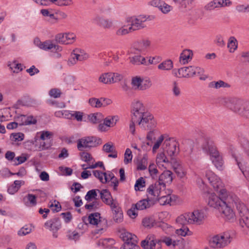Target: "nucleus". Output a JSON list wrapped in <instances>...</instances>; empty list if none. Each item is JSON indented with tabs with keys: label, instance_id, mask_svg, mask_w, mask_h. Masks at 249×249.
Instances as JSON below:
<instances>
[{
	"label": "nucleus",
	"instance_id": "obj_7",
	"mask_svg": "<svg viewBox=\"0 0 249 249\" xmlns=\"http://www.w3.org/2000/svg\"><path fill=\"white\" fill-rule=\"evenodd\" d=\"M84 221L86 223L88 221L90 224L96 225L97 228L96 230V233H97L105 230L107 227V220L102 218L100 216V213H99L90 214L86 218V220L84 219Z\"/></svg>",
	"mask_w": 249,
	"mask_h": 249
},
{
	"label": "nucleus",
	"instance_id": "obj_29",
	"mask_svg": "<svg viewBox=\"0 0 249 249\" xmlns=\"http://www.w3.org/2000/svg\"><path fill=\"white\" fill-rule=\"evenodd\" d=\"M36 197L35 195L28 194L23 198V201L26 206H35L36 205Z\"/></svg>",
	"mask_w": 249,
	"mask_h": 249
},
{
	"label": "nucleus",
	"instance_id": "obj_50",
	"mask_svg": "<svg viewBox=\"0 0 249 249\" xmlns=\"http://www.w3.org/2000/svg\"><path fill=\"white\" fill-rule=\"evenodd\" d=\"M97 196V194L96 193V190L92 189L88 191L85 196V198L86 200L89 201L91 199L93 198L95 200L97 199L96 197Z\"/></svg>",
	"mask_w": 249,
	"mask_h": 249
},
{
	"label": "nucleus",
	"instance_id": "obj_51",
	"mask_svg": "<svg viewBox=\"0 0 249 249\" xmlns=\"http://www.w3.org/2000/svg\"><path fill=\"white\" fill-rule=\"evenodd\" d=\"M24 134L21 132L12 133L10 136L11 139L15 142L21 141L24 139Z\"/></svg>",
	"mask_w": 249,
	"mask_h": 249
},
{
	"label": "nucleus",
	"instance_id": "obj_53",
	"mask_svg": "<svg viewBox=\"0 0 249 249\" xmlns=\"http://www.w3.org/2000/svg\"><path fill=\"white\" fill-rule=\"evenodd\" d=\"M132 159V154L131 150L129 148H127L125 150L124 155V162L125 164H127L131 162Z\"/></svg>",
	"mask_w": 249,
	"mask_h": 249
},
{
	"label": "nucleus",
	"instance_id": "obj_20",
	"mask_svg": "<svg viewBox=\"0 0 249 249\" xmlns=\"http://www.w3.org/2000/svg\"><path fill=\"white\" fill-rule=\"evenodd\" d=\"M97 191L100 193L101 199L106 205L110 206L111 203H113L116 201L113 199L110 192L108 190L103 189L101 191L97 190Z\"/></svg>",
	"mask_w": 249,
	"mask_h": 249
},
{
	"label": "nucleus",
	"instance_id": "obj_19",
	"mask_svg": "<svg viewBox=\"0 0 249 249\" xmlns=\"http://www.w3.org/2000/svg\"><path fill=\"white\" fill-rule=\"evenodd\" d=\"M155 204L154 199L147 196L146 198L142 199L136 204H134L135 208L138 210H143L148 209L154 205Z\"/></svg>",
	"mask_w": 249,
	"mask_h": 249
},
{
	"label": "nucleus",
	"instance_id": "obj_59",
	"mask_svg": "<svg viewBox=\"0 0 249 249\" xmlns=\"http://www.w3.org/2000/svg\"><path fill=\"white\" fill-rule=\"evenodd\" d=\"M41 133L40 138L43 141L50 139L53 136V133L48 131H43Z\"/></svg>",
	"mask_w": 249,
	"mask_h": 249
},
{
	"label": "nucleus",
	"instance_id": "obj_3",
	"mask_svg": "<svg viewBox=\"0 0 249 249\" xmlns=\"http://www.w3.org/2000/svg\"><path fill=\"white\" fill-rule=\"evenodd\" d=\"M226 106L232 111L247 118H249V102L236 98H230Z\"/></svg>",
	"mask_w": 249,
	"mask_h": 249
},
{
	"label": "nucleus",
	"instance_id": "obj_12",
	"mask_svg": "<svg viewBox=\"0 0 249 249\" xmlns=\"http://www.w3.org/2000/svg\"><path fill=\"white\" fill-rule=\"evenodd\" d=\"M161 241L156 239L154 235H148L141 242V246L144 249H161Z\"/></svg>",
	"mask_w": 249,
	"mask_h": 249
},
{
	"label": "nucleus",
	"instance_id": "obj_45",
	"mask_svg": "<svg viewBox=\"0 0 249 249\" xmlns=\"http://www.w3.org/2000/svg\"><path fill=\"white\" fill-rule=\"evenodd\" d=\"M131 29H130V27L128 28H126V25H124L122 27L118 29L116 32V34L118 36H122L128 34L130 32H131Z\"/></svg>",
	"mask_w": 249,
	"mask_h": 249
},
{
	"label": "nucleus",
	"instance_id": "obj_35",
	"mask_svg": "<svg viewBox=\"0 0 249 249\" xmlns=\"http://www.w3.org/2000/svg\"><path fill=\"white\" fill-rule=\"evenodd\" d=\"M151 185L153 186L155 192L159 195V196H160V195L163 194V191H164L166 187L164 183H162V182H160L159 180Z\"/></svg>",
	"mask_w": 249,
	"mask_h": 249
},
{
	"label": "nucleus",
	"instance_id": "obj_10",
	"mask_svg": "<svg viewBox=\"0 0 249 249\" xmlns=\"http://www.w3.org/2000/svg\"><path fill=\"white\" fill-rule=\"evenodd\" d=\"M147 113L145 107L141 102L136 101L132 103L131 118L133 121H138L141 118L142 119Z\"/></svg>",
	"mask_w": 249,
	"mask_h": 249
},
{
	"label": "nucleus",
	"instance_id": "obj_40",
	"mask_svg": "<svg viewBox=\"0 0 249 249\" xmlns=\"http://www.w3.org/2000/svg\"><path fill=\"white\" fill-rule=\"evenodd\" d=\"M211 160L215 166L219 170L222 169L223 160L221 155L218 156L216 158H211Z\"/></svg>",
	"mask_w": 249,
	"mask_h": 249
},
{
	"label": "nucleus",
	"instance_id": "obj_24",
	"mask_svg": "<svg viewBox=\"0 0 249 249\" xmlns=\"http://www.w3.org/2000/svg\"><path fill=\"white\" fill-rule=\"evenodd\" d=\"M173 173L169 170L164 171L159 178V180L162 182L166 186V184H171L173 180Z\"/></svg>",
	"mask_w": 249,
	"mask_h": 249
},
{
	"label": "nucleus",
	"instance_id": "obj_32",
	"mask_svg": "<svg viewBox=\"0 0 249 249\" xmlns=\"http://www.w3.org/2000/svg\"><path fill=\"white\" fill-rule=\"evenodd\" d=\"M163 162H171V160L169 157H166L164 153L161 152L157 155L156 163L159 166H163V164L162 163Z\"/></svg>",
	"mask_w": 249,
	"mask_h": 249
},
{
	"label": "nucleus",
	"instance_id": "obj_37",
	"mask_svg": "<svg viewBox=\"0 0 249 249\" xmlns=\"http://www.w3.org/2000/svg\"><path fill=\"white\" fill-rule=\"evenodd\" d=\"M157 200H158L160 205L169 204L171 202V197L169 195L164 196L163 193L160 195V196H158Z\"/></svg>",
	"mask_w": 249,
	"mask_h": 249
},
{
	"label": "nucleus",
	"instance_id": "obj_48",
	"mask_svg": "<svg viewBox=\"0 0 249 249\" xmlns=\"http://www.w3.org/2000/svg\"><path fill=\"white\" fill-rule=\"evenodd\" d=\"M145 186V181L142 177L138 179L135 183L134 187L135 190L137 191H140L141 188H143Z\"/></svg>",
	"mask_w": 249,
	"mask_h": 249
},
{
	"label": "nucleus",
	"instance_id": "obj_63",
	"mask_svg": "<svg viewBox=\"0 0 249 249\" xmlns=\"http://www.w3.org/2000/svg\"><path fill=\"white\" fill-rule=\"evenodd\" d=\"M80 156L81 159L86 162H89L92 159L89 153L85 152L81 153Z\"/></svg>",
	"mask_w": 249,
	"mask_h": 249
},
{
	"label": "nucleus",
	"instance_id": "obj_8",
	"mask_svg": "<svg viewBox=\"0 0 249 249\" xmlns=\"http://www.w3.org/2000/svg\"><path fill=\"white\" fill-rule=\"evenodd\" d=\"M231 242V236L229 232H223L212 237L209 244L213 248H221L225 247Z\"/></svg>",
	"mask_w": 249,
	"mask_h": 249
},
{
	"label": "nucleus",
	"instance_id": "obj_39",
	"mask_svg": "<svg viewBox=\"0 0 249 249\" xmlns=\"http://www.w3.org/2000/svg\"><path fill=\"white\" fill-rule=\"evenodd\" d=\"M89 104L92 107L100 108L102 107L101 98L99 99L95 97L90 98L89 99Z\"/></svg>",
	"mask_w": 249,
	"mask_h": 249
},
{
	"label": "nucleus",
	"instance_id": "obj_46",
	"mask_svg": "<svg viewBox=\"0 0 249 249\" xmlns=\"http://www.w3.org/2000/svg\"><path fill=\"white\" fill-rule=\"evenodd\" d=\"M10 69L13 71L14 72L18 73L23 70V66L20 63H17L16 61H14L12 63L9 65Z\"/></svg>",
	"mask_w": 249,
	"mask_h": 249
},
{
	"label": "nucleus",
	"instance_id": "obj_60",
	"mask_svg": "<svg viewBox=\"0 0 249 249\" xmlns=\"http://www.w3.org/2000/svg\"><path fill=\"white\" fill-rule=\"evenodd\" d=\"M26 123L24 124L26 125L35 124L37 123L36 119L34 118L32 115L27 116L25 115Z\"/></svg>",
	"mask_w": 249,
	"mask_h": 249
},
{
	"label": "nucleus",
	"instance_id": "obj_54",
	"mask_svg": "<svg viewBox=\"0 0 249 249\" xmlns=\"http://www.w3.org/2000/svg\"><path fill=\"white\" fill-rule=\"evenodd\" d=\"M148 170L150 176L153 178H155L157 176L158 170L155 164L151 163L149 166Z\"/></svg>",
	"mask_w": 249,
	"mask_h": 249
},
{
	"label": "nucleus",
	"instance_id": "obj_61",
	"mask_svg": "<svg viewBox=\"0 0 249 249\" xmlns=\"http://www.w3.org/2000/svg\"><path fill=\"white\" fill-rule=\"evenodd\" d=\"M77 57H75V52H73V51L71 53V57L68 59L67 63L69 66H72L75 65L78 61L77 60Z\"/></svg>",
	"mask_w": 249,
	"mask_h": 249
},
{
	"label": "nucleus",
	"instance_id": "obj_2",
	"mask_svg": "<svg viewBox=\"0 0 249 249\" xmlns=\"http://www.w3.org/2000/svg\"><path fill=\"white\" fill-rule=\"evenodd\" d=\"M218 192H219V196L214 193L209 195L208 203L210 207L218 210L225 201L231 202L237 200L236 195L233 193H228L226 189H220Z\"/></svg>",
	"mask_w": 249,
	"mask_h": 249
},
{
	"label": "nucleus",
	"instance_id": "obj_33",
	"mask_svg": "<svg viewBox=\"0 0 249 249\" xmlns=\"http://www.w3.org/2000/svg\"><path fill=\"white\" fill-rule=\"evenodd\" d=\"M111 72H106L102 73L99 77L100 82L105 84H112Z\"/></svg>",
	"mask_w": 249,
	"mask_h": 249
},
{
	"label": "nucleus",
	"instance_id": "obj_27",
	"mask_svg": "<svg viewBox=\"0 0 249 249\" xmlns=\"http://www.w3.org/2000/svg\"><path fill=\"white\" fill-rule=\"evenodd\" d=\"M129 59L130 62L133 65H144L146 66L148 65L145 58L140 55H136L134 56L129 57Z\"/></svg>",
	"mask_w": 249,
	"mask_h": 249
},
{
	"label": "nucleus",
	"instance_id": "obj_52",
	"mask_svg": "<svg viewBox=\"0 0 249 249\" xmlns=\"http://www.w3.org/2000/svg\"><path fill=\"white\" fill-rule=\"evenodd\" d=\"M137 242H131L130 243H126L124 244L121 248L122 249H141L139 246L137 245Z\"/></svg>",
	"mask_w": 249,
	"mask_h": 249
},
{
	"label": "nucleus",
	"instance_id": "obj_41",
	"mask_svg": "<svg viewBox=\"0 0 249 249\" xmlns=\"http://www.w3.org/2000/svg\"><path fill=\"white\" fill-rule=\"evenodd\" d=\"M2 176L4 175H6V174H10V175H17L20 177H22L26 174V171L24 168H21L19 169L18 172L16 173H12L10 172L9 170L7 169H4L0 171Z\"/></svg>",
	"mask_w": 249,
	"mask_h": 249
},
{
	"label": "nucleus",
	"instance_id": "obj_49",
	"mask_svg": "<svg viewBox=\"0 0 249 249\" xmlns=\"http://www.w3.org/2000/svg\"><path fill=\"white\" fill-rule=\"evenodd\" d=\"M146 192L148 193L147 196H149V195L154 196V198H152L154 199V202H155V201L157 200V198L159 196V195L155 192L153 186L151 184L147 189Z\"/></svg>",
	"mask_w": 249,
	"mask_h": 249
},
{
	"label": "nucleus",
	"instance_id": "obj_28",
	"mask_svg": "<svg viewBox=\"0 0 249 249\" xmlns=\"http://www.w3.org/2000/svg\"><path fill=\"white\" fill-rule=\"evenodd\" d=\"M120 237L124 241V244L126 243H130L131 242H137V236L131 233L124 231L120 235Z\"/></svg>",
	"mask_w": 249,
	"mask_h": 249
},
{
	"label": "nucleus",
	"instance_id": "obj_62",
	"mask_svg": "<svg viewBox=\"0 0 249 249\" xmlns=\"http://www.w3.org/2000/svg\"><path fill=\"white\" fill-rule=\"evenodd\" d=\"M174 171L177 175V176L182 178L185 176V173L183 169L180 166H178V167H174Z\"/></svg>",
	"mask_w": 249,
	"mask_h": 249
},
{
	"label": "nucleus",
	"instance_id": "obj_31",
	"mask_svg": "<svg viewBox=\"0 0 249 249\" xmlns=\"http://www.w3.org/2000/svg\"><path fill=\"white\" fill-rule=\"evenodd\" d=\"M88 119L91 123L97 124L103 120V116L101 113H95L89 115Z\"/></svg>",
	"mask_w": 249,
	"mask_h": 249
},
{
	"label": "nucleus",
	"instance_id": "obj_55",
	"mask_svg": "<svg viewBox=\"0 0 249 249\" xmlns=\"http://www.w3.org/2000/svg\"><path fill=\"white\" fill-rule=\"evenodd\" d=\"M154 220L152 218L146 217L142 220V224L144 227L150 228L154 226Z\"/></svg>",
	"mask_w": 249,
	"mask_h": 249
},
{
	"label": "nucleus",
	"instance_id": "obj_47",
	"mask_svg": "<svg viewBox=\"0 0 249 249\" xmlns=\"http://www.w3.org/2000/svg\"><path fill=\"white\" fill-rule=\"evenodd\" d=\"M228 47L230 49L231 52L234 51L237 48V40L234 37L232 36L230 38Z\"/></svg>",
	"mask_w": 249,
	"mask_h": 249
},
{
	"label": "nucleus",
	"instance_id": "obj_36",
	"mask_svg": "<svg viewBox=\"0 0 249 249\" xmlns=\"http://www.w3.org/2000/svg\"><path fill=\"white\" fill-rule=\"evenodd\" d=\"M73 52H75V57H77V61H83L89 58V55L86 53H83L81 49H75L73 50Z\"/></svg>",
	"mask_w": 249,
	"mask_h": 249
},
{
	"label": "nucleus",
	"instance_id": "obj_6",
	"mask_svg": "<svg viewBox=\"0 0 249 249\" xmlns=\"http://www.w3.org/2000/svg\"><path fill=\"white\" fill-rule=\"evenodd\" d=\"M77 143L78 150L83 151L84 149H90L101 144L102 140L96 136H87L78 140Z\"/></svg>",
	"mask_w": 249,
	"mask_h": 249
},
{
	"label": "nucleus",
	"instance_id": "obj_4",
	"mask_svg": "<svg viewBox=\"0 0 249 249\" xmlns=\"http://www.w3.org/2000/svg\"><path fill=\"white\" fill-rule=\"evenodd\" d=\"M204 218L203 212L199 211H195L191 213H186L178 216L177 219V223L184 226L186 224H196L200 225Z\"/></svg>",
	"mask_w": 249,
	"mask_h": 249
},
{
	"label": "nucleus",
	"instance_id": "obj_23",
	"mask_svg": "<svg viewBox=\"0 0 249 249\" xmlns=\"http://www.w3.org/2000/svg\"><path fill=\"white\" fill-rule=\"evenodd\" d=\"M40 49L45 51L54 49L56 52H60L62 50V48L61 46L52 43V41L50 40H48L44 42H42V44H41Z\"/></svg>",
	"mask_w": 249,
	"mask_h": 249
},
{
	"label": "nucleus",
	"instance_id": "obj_56",
	"mask_svg": "<svg viewBox=\"0 0 249 249\" xmlns=\"http://www.w3.org/2000/svg\"><path fill=\"white\" fill-rule=\"evenodd\" d=\"M112 83H114L118 82L123 80L124 78L123 75L118 72H111Z\"/></svg>",
	"mask_w": 249,
	"mask_h": 249
},
{
	"label": "nucleus",
	"instance_id": "obj_26",
	"mask_svg": "<svg viewBox=\"0 0 249 249\" xmlns=\"http://www.w3.org/2000/svg\"><path fill=\"white\" fill-rule=\"evenodd\" d=\"M193 53L190 50H184L180 53L179 57V61L182 64H185L188 63L189 60L192 58Z\"/></svg>",
	"mask_w": 249,
	"mask_h": 249
},
{
	"label": "nucleus",
	"instance_id": "obj_13",
	"mask_svg": "<svg viewBox=\"0 0 249 249\" xmlns=\"http://www.w3.org/2000/svg\"><path fill=\"white\" fill-rule=\"evenodd\" d=\"M205 177L215 191L218 192L219 190L224 189L223 188V183L220 179L212 171H206Z\"/></svg>",
	"mask_w": 249,
	"mask_h": 249
},
{
	"label": "nucleus",
	"instance_id": "obj_42",
	"mask_svg": "<svg viewBox=\"0 0 249 249\" xmlns=\"http://www.w3.org/2000/svg\"><path fill=\"white\" fill-rule=\"evenodd\" d=\"M239 141L245 152L249 156V141L245 137L242 136L239 138Z\"/></svg>",
	"mask_w": 249,
	"mask_h": 249
},
{
	"label": "nucleus",
	"instance_id": "obj_22",
	"mask_svg": "<svg viewBox=\"0 0 249 249\" xmlns=\"http://www.w3.org/2000/svg\"><path fill=\"white\" fill-rule=\"evenodd\" d=\"M151 41L148 39H143L135 43L134 49L141 53L147 51L150 48Z\"/></svg>",
	"mask_w": 249,
	"mask_h": 249
},
{
	"label": "nucleus",
	"instance_id": "obj_64",
	"mask_svg": "<svg viewBox=\"0 0 249 249\" xmlns=\"http://www.w3.org/2000/svg\"><path fill=\"white\" fill-rule=\"evenodd\" d=\"M134 205L132 204L131 208L127 211V214L131 218H135L138 215V213L136 211L138 210L136 208H134Z\"/></svg>",
	"mask_w": 249,
	"mask_h": 249
},
{
	"label": "nucleus",
	"instance_id": "obj_34",
	"mask_svg": "<svg viewBox=\"0 0 249 249\" xmlns=\"http://www.w3.org/2000/svg\"><path fill=\"white\" fill-rule=\"evenodd\" d=\"M173 67V62L170 59L166 60L158 65V69L164 71H169Z\"/></svg>",
	"mask_w": 249,
	"mask_h": 249
},
{
	"label": "nucleus",
	"instance_id": "obj_9",
	"mask_svg": "<svg viewBox=\"0 0 249 249\" xmlns=\"http://www.w3.org/2000/svg\"><path fill=\"white\" fill-rule=\"evenodd\" d=\"M203 72V69L200 67L195 66L181 68L179 69L177 72L175 70H174V73L175 76L185 78L192 77L197 74L201 75Z\"/></svg>",
	"mask_w": 249,
	"mask_h": 249
},
{
	"label": "nucleus",
	"instance_id": "obj_16",
	"mask_svg": "<svg viewBox=\"0 0 249 249\" xmlns=\"http://www.w3.org/2000/svg\"><path fill=\"white\" fill-rule=\"evenodd\" d=\"M75 38V36L71 33H59L55 36L56 42L62 44H68L72 43Z\"/></svg>",
	"mask_w": 249,
	"mask_h": 249
},
{
	"label": "nucleus",
	"instance_id": "obj_14",
	"mask_svg": "<svg viewBox=\"0 0 249 249\" xmlns=\"http://www.w3.org/2000/svg\"><path fill=\"white\" fill-rule=\"evenodd\" d=\"M145 16L140 15L137 17H131L127 21L130 23V29L136 31L145 27L144 23L146 21Z\"/></svg>",
	"mask_w": 249,
	"mask_h": 249
},
{
	"label": "nucleus",
	"instance_id": "obj_38",
	"mask_svg": "<svg viewBox=\"0 0 249 249\" xmlns=\"http://www.w3.org/2000/svg\"><path fill=\"white\" fill-rule=\"evenodd\" d=\"M118 120V117L114 116L112 117H108L104 120V124L108 127H112L115 125Z\"/></svg>",
	"mask_w": 249,
	"mask_h": 249
},
{
	"label": "nucleus",
	"instance_id": "obj_5",
	"mask_svg": "<svg viewBox=\"0 0 249 249\" xmlns=\"http://www.w3.org/2000/svg\"><path fill=\"white\" fill-rule=\"evenodd\" d=\"M163 145L168 157H169L171 162L177 163L175 157L179 152L178 143L174 138H168L164 140Z\"/></svg>",
	"mask_w": 249,
	"mask_h": 249
},
{
	"label": "nucleus",
	"instance_id": "obj_25",
	"mask_svg": "<svg viewBox=\"0 0 249 249\" xmlns=\"http://www.w3.org/2000/svg\"><path fill=\"white\" fill-rule=\"evenodd\" d=\"M115 244L112 238L100 239L96 243L97 245L103 249H109Z\"/></svg>",
	"mask_w": 249,
	"mask_h": 249
},
{
	"label": "nucleus",
	"instance_id": "obj_11",
	"mask_svg": "<svg viewBox=\"0 0 249 249\" xmlns=\"http://www.w3.org/2000/svg\"><path fill=\"white\" fill-rule=\"evenodd\" d=\"M138 121L139 126L144 130H153L156 127L157 122L153 116L149 112Z\"/></svg>",
	"mask_w": 249,
	"mask_h": 249
},
{
	"label": "nucleus",
	"instance_id": "obj_30",
	"mask_svg": "<svg viewBox=\"0 0 249 249\" xmlns=\"http://www.w3.org/2000/svg\"><path fill=\"white\" fill-rule=\"evenodd\" d=\"M92 173L94 177L99 179L102 183H106L108 182L107 173L102 172L99 170H94Z\"/></svg>",
	"mask_w": 249,
	"mask_h": 249
},
{
	"label": "nucleus",
	"instance_id": "obj_21",
	"mask_svg": "<svg viewBox=\"0 0 249 249\" xmlns=\"http://www.w3.org/2000/svg\"><path fill=\"white\" fill-rule=\"evenodd\" d=\"M45 227L51 231H58L61 227L59 218L54 217L50 220L47 221L45 223Z\"/></svg>",
	"mask_w": 249,
	"mask_h": 249
},
{
	"label": "nucleus",
	"instance_id": "obj_18",
	"mask_svg": "<svg viewBox=\"0 0 249 249\" xmlns=\"http://www.w3.org/2000/svg\"><path fill=\"white\" fill-rule=\"evenodd\" d=\"M92 20L93 23L105 29H110L113 26V22L111 20L99 16H96L92 18Z\"/></svg>",
	"mask_w": 249,
	"mask_h": 249
},
{
	"label": "nucleus",
	"instance_id": "obj_44",
	"mask_svg": "<svg viewBox=\"0 0 249 249\" xmlns=\"http://www.w3.org/2000/svg\"><path fill=\"white\" fill-rule=\"evenodd\" d=\"M101 203L99 201L95 200L94 201L89 204H86L85 205V208L89 211H93L98 209L101 206Z\"/></svg>",
	"mask_w": 249,
	"mask_h": 249
},
{
	"label": "nucleus",
	"instance_id": "obj_17",
	"mask_svg": "<svg viewBox=\"0 0 249 249\" xmlns=\"http://www.w3.org/2000/svg\"><path fill=\"white\" fill-rule=\"evenodd\" d=\"M113 213V220L116 223H121L123 220V213L122 209L117 201L111 203L109 206Z\"/></svg>",
	"mask_w": 249,
	"mask_h": 249
},
{
	"label": "nucleus",
	"instance_id": "obj_1",
	"mask_svg": "<svg viewBox=\"0 0 249 249\" xmlns=\"http://www.w3.org/2000/svg\"><path fill=\"white\" fill-rule=\"evenodd\" d=\"M237 201L231 202L225 201L218 210L224 215L226 219L233 221L235 219V215L231 208V205L234 204L240 217L239 222L240 225L243 228L246 227L249 229V211L237 196Z\"/></svg>",
	"mask_w": 249,
	"mask_h": 249
},
{
	"label": "nucleus",
	"instance_id": "obj_15",
	"mask_svg": "<svg viewBox=\"0 0 249 249\" xmlns=\"http://www.w3.org/2000/svg\"><path fill=\"white\" fill-rule=\"evenodd\" d=\"M202 147L204 151L210 155L211 159L220 155L213 142L209 138L205 139Z\"/></svg>",
	"mask_w": 249,
	"mask_h": 249
},
{
	"label": "nucleus",
	"instance_id": "obj_58",
	"mask_svg": "<svg viewBox=\"0 0 249 249\" xmlns=\"http://www.w3.org/2000/svg\"><path fill=\"white\" fill-rule=\"evenodd\" d=\"M147 165V160L145 158L143 157L138 163L137 169L139 170H144L146 169Z\"/></svg>",
	"mask_w": 249,
	"mask_h": 249
},
{
	"label": "nucleus",
	"instance_id": "obj_57",
	"mask_svg": "<svg viewBox=\"0 0 249 249\" xmlns=\"http://www.w3.org/2000/svg\"><path fill=\"white\" fill-rule=\"evenodd\" d=\"M103 150L106 153H111L115 152L114 147L112 142H107L104 144L103 147Z\"/></svg>",
	"mask_w": 249,
	"mask_h": 249
},
{
	"label": "nucleus",
	"instance_id": "obj_43",
	"mask_svg": "<svg viewBox=\"0 0 249 249\" xmlns=\"http://www.w3.org/2000/svg\"><path fill=\"white\" fill-rule=\"evenodd\" d=\"M142 79L140 77L136 76L132 79L131 84L135 89H140L142 86Z\"/></svg>",
	"mask_w": 249,
	"mask_h": 249
}]
</instances>
